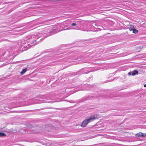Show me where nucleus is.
I'll list each match as a JSON object with an SVG mask.
<instances>
[{
	"label": "nucleus",
	"mask_w": 146,
	"mask_h": 146,
	"mask_svg": "<svg viewBox=\"0 0 146 146\" xmlns=\"http://www.w3.org/2000/svg\"><path fill=\"white\" fill-rule=\"evenodd\" d=\"M98 116L99 115L97 114L94 115L85 119L80 124V126L83 127H86L89 123L97 119Z\"/></svg>",
	"instance_id": "nucleus-1"
},
{
	"label": "nucleus",
	"mask_w": 146,
	"mask_h": 146,
	"mask_svg": "<svg viewBox=\"0 0 146 146\" xmlns=\"http://www.w3.org/2000/svg\"><path fill=\"white\" fill-rule=\"evenodd\" d=\"M132 72V74H131V75L133 76H134L138 73V72L137 70H134Z\"/></svg>",
	"instance_id": "nucleus-5"
},
{
	"label": "nucleus",
	"mask_w": 146,
	"mask_h": 146,
	"mask_svg": "<svg viewBox=\"0 0 146 146\" xmlns=\"http://www.w3.org/2000/svg\"><path fill=\"white\" fill-rule=\"evenodd\" d=\"M27 70V68L23 69L22 70V71L21 72V75H23Z\"/></svg>",
	"instance_id": "nucleus-4"
},
{
	"label": "nucleus",
	"mask_w": 146,
	"mask_h": 146,
	"mask_svg": "<svg viewBox=\"0 0 146 146\" xmlns=\"http://www.w3.org/2000/svg\"><path fill=\"white\" fill-rule=\"evenodd\" d=\"M135 136L137 137H146V134L143 133L141 132H139L135 134Z\"/></svg>",
	"instance_id": "nucleus-2"
},
{
	"label": "nucleus",
	"mask_w": 146,
	"mask_h": 146,
	"mask_svg": "<svg viewBox=\"0 0 146 146\" xmlns=\"http://www.w3.org/2000/svg\"><path fill=\"white\" fill-rule=\"evenodd\" d=\"M6 135L3 133H0V137L5 136Z\"/></svg>",
	"instance_id": "nucleus-6"
},
{
	"label": "nucleus",
	"mask_w": 146,
	"mask_h": 146,
	"mask_svg": "<svg viewBox=\"0 0 146 146\" xmlns=\"http://www.w3.org/2000/svg\"><path fill=\"white\" fill-rule=\"evenodd\" d=\"M132 27H133V28H131L130 29H129L130 31H133V33L135 34L137 33L138 32V31L135 29L134 27H133V26H131V28Z\"/></svg>",
	"instance_id": "nucleus-3"
},
{
	"label": "nucleus",
	"mask_w": 146,
	"mask_h": 146,
	"mask_svg": "<svg viewBox=\"0 0 146 146\" xmlns=\"http://www.w3.org/2000/svg\"><path fill=\"white\" fill-rule=\"evenodd\" d=\"M76 25V24L75 23H73L71 24V25L72 26H75Z\"/></svg>",
	"instance_id": "nucleus-7"
},
{
	"label": "nucleus",
	"mask_w": 146,
	"mask_h": 146,
	"mask_svg": "<svg viewBox=\"0 0 146 146\" xmlns=\"http://www.w3.org/2000/svg\"><path fill=\"white\" fill-rule=\"evenodd\" d=\"M132 74V72H129L128 73V74L129 75H131V74Z\"/></svg>",
	"instance_id": "nucleus-8"
},
{
	"label": "nucleus",
	"mask_w": 146,
	"mask_h": 146,
	"mask_svg": "<svg viewBox=\"0 0 146 146\" xmlns=\"http://www.w3.org/2000/svg\"><path fill=\"white\" fill-rule=\"evenodd\" d=\"M144 86L145 87H146V84H145L144 85Z\"/></svg>",
	"instance_id": "nucleus-9"
}]
</instances>
